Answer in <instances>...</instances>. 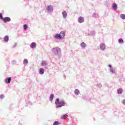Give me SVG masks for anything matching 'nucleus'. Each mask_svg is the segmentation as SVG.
I'll list each match as a JSON object with an SVG mask.
<instances>
[{
	"label": "nucleus",
	"instance_id": "f257e3e1",
	"mask_svg": "<svg viewBox=\"0 0 125 125\" xmlns=\"http://www.w3.org/2000/svg\"><path fill=\"white\" fill-rule=\"evenodd\" d=\"M55 104L56 105V108H61L63 106H65V102L63 100H59V98H57Z\"/></svg>",
	"mask_w": 125,
	"mask_h": 125
},
{
	"label": "nucleus",
	"instance_id": "f03ea898",
	"mask_svg": "<svg viewBox=\"0 0 125 125\" xmlns=\"http://www.w3.org/2000/svg\"><path fill=\"white\" fill-rule=\"evenodd\" d=\"M52 51L54 54H58V53H60L61 52V50L60 48L57 47L56 48H54L52 49Z\"/></svg>",
	"mask_w": 125,
	"mask_h": 125
},
{
	"label": "nucleus",
	"instance_id": "7ed1b4c3",
	"mask_svg": "<svg viewBox=\"0 0 125 125\" xmlns=\"http://www.w3.org/2000/svg\"><path fill=\"white\" fill-rule=\"evenodd\" d=\"M3 21L4 22V23H7V22H10V18L9 17H5L3 19Z\"/></svg>",
	"mask_w": 125,
	"mask_h": 125
},
{
	"label": "nucleus",
	"instance_id": "20e7f679",
	"mask_svg": "<svg viewBox=\"0 0 125 125\" xmlns=\"http://www.w3.org/2000/svg\"><path fill=\"white\" fill-rule=\"evenodd\" d=\"M78 20L79 23H83V22H84V19L82 17H79Z\"/></svg>",
	"mask_w": 125,
	"mask_h": 125
},
{
	"label": "nucleus",
	"instance_id": "39448f33",
	"mask_svg": "<svg viewBox=\"0 0 125 125\" xmlns=\"http://www.w3.org/2000/svg\"><path fill=\"white\" fill-rule=\"evenodd\" d=\"M10 82H11V77H8L5 79L6 83H10Z\"/></svg>",
	"mask_w": 125,
	"mask_h": 125
},
{
	"label": "nucleus",
	"instance_id": "423d86ee",
	"mask_svg": "<svg viewBox=\"0 0 125 125\" xmlns=\"http://www.w3.org/2000/svg\"><path fill=\"white\" fill-rule=\"evenodd\" d=\"M36 46H37V44L35 42H32L30 45V47L31 48H34L36 47Z\"/></svg>",
	"mask_w": 125,
	"mask_h": 125
},
{
	"label": "nucleus",
	"instance_id": "0eeeda50",
	"mask_svg": "<svg viewBox=\"0 0 125 125\" xmlns=\"http://www.w3.org/2000/svg\"><path fill=\"white\" fill-rule=\"evenodd\" d=\"M47 10H48V11H51V10H53V8L52 7V6H47Z\"/></svg>",
	"mask_w": 125,
	"mask_h": 125
},
{
	"label": "nucleus",
	"instance_id": "6e6552de",
	"mask_svg": "<svg viewBox=\"0 0 125 125\" xmlns=\"http://www.w3.org/2000/svg\"><path fill=\"white\" fill-rule=\"evenodd\" d=\"M60 35L61 36V38L62 39L65 37V32L64 31H62L60 33Z\"/></svg>",
	"mask_w": 125,
	"mask_h": 125
},
{
	"label": "nucleus",
	"instance_id": "1a4fd4ad",
	"mask_svg": "<svg viewBox=\"0 0 125 125\" xmlns=\"http://www.w3.org/2000/svg\"><path fill=\"white\" fill-rule=\"evenodd\" d=\"M39 73L41 75H42L44 73V69L43 68H40L39 70Z\"/></svg>",
	"mask_w": 125,
	"mask_h": 125
},
{
	"label": "nucleus",
	"instance_id": "9d476101",
	"mask_svg": "<svg viewBox=\"0 0 125 125\" xmlns=\"http://www.w3.org/2000/svg\"><path fill=\"white\" fill-rule=\"evenodd\" d=\"M112 7H113V9H115L116 10L118 8V5H117V4L116 3H115L113 4Z\"/></svg>",
	"mask_w": 125,
	"mask_h": 125
},
{
	"label": "nucleus",
	"instance_id": "9b49d317",
	"mask_svg": "<svg viewBox=\"0 0 125 125\" xmlns=\"http://www.w3.org/2000/svg\"><path fill=\"white\" fill-rule=\"evenodd\" d=\"M55 39H62L61 36H60V34H57L55 36Z\"/></svg>",
	"mask_w": 125,
	"mask_h": 125
},
{
	"label": "nucleus",
	"instance_id": "f8f14e48",
	"mask_svg": "<svg viewBox=\"0 0 125 125\" xmlns=\"http://www.w3.org/2000/svg\"><path fill=\"white\" fill-rule=\"evenodd\" d=\"M100 48L102 49V50H104L105 49V44L102 43L101 44Z\"/></svg>",
	"mask_w": 125,
	"mask_h": 125
},
{
	"label": "nucleus",
	"instance_id": "ddd939ff",
	"mask_svg": "<svg viewBox=\"0 0 125 125\" xmlns=\"http://www.w3.org/2000/svg\"><path fill=\"white\" fill-rule=\"evenodd\" d=\"M8 40H9L8 36H5V37L4 38V41L6 42H8Z\"/></svg>",
	"mask_w": 125,
	"mask_h": 125
},
{
	"label": "nucleus",
	"instance_id": "4468645a",
	"mask_svg": "<svg viewBox=\"0 0 125 125\" xmlns=\"http://www.w3.org/2000/svg\"><path fill=\"white\" fill-rule=\"evenodd\" d=\"M81 45L82 48H84L86 46L85 43L83 42H82L81 43Z\"/></svg>",
	"mask_w": 125,
	"mask_h": 125
},
{
	"label": "nucleus",
	"instance_id": "2eb2a0df",
	"mask_svg": "<svg viewBox=\"0 0 125 125\" xmlns=\"http://www.w3.org/2000/svg\"><path fill=\"white\" fill-rule=\"evenodd\" d=\"M62 14L64 18L67 17V13L66 12V11L62 12Z\"/></svg>",
	"mask_w": 125,
	"mask_h": 125
},
{
	"label": "nucleus",
	"instance_id": "dca6fc26",
	"mask_svg": "<svg viewBox=\"0 0 125 125\" xmlns=\"http://www.w3.org/2000/svg\"><path fill=\"white\" fill-rule=\"evenodd\" d=\"M67 117H68V115L65 114L63 116L61 117V119H62V120H65V119H66V118H67Z\"/></svg>",
	"mask_w": 125,
	"mask_h": 125
},
{
	"label": "nucleus",
	"instance_id": "f3484780",
	"mask_svg": "<svg viewBox=\"0 0 125 125\" xmlns=\"http://www.w3.org/2000/svg\"><path fill=\"white\" fill-rule=\"evenodd\" d=\"M123 91L122 89H118L117 90V93L118 94H121Z\"/></svg>",
	"mask_w": 125,
	"mask_h": 125
},
{
	"label": "nucleus",
	"instance_id": "a211bd4d",
	"mask_svg": "<svg viewBox=\"0 0 125 125\" xmlns=\"http://www.w3.org/2000/svg\"><path fill=\"white\" fill-rule=\"evenodd\" d=\"M118 42L119 43H124V40L120 38L118 40Z\"/></svg>",
	"mask_w": 125,
	"mask_h": 125
},
{
	"label": "nucleus",
	"instance_id": "6ab92c4d",
	"mask_svg": "<svg viewBox=\"0 0 125 125\" xmlns=\"http://www.w3.org/2000/svg\"><path fill=\"white\" fill-rule=\"evenodd\" d=\"M23 64L24 65H27V64H28V60L27 59H25L23 61Z\"/></svg>",
	"mask_w": 125,
	"mask_h": 125
},
{
	"label": "nucleus",
	"instance_id": "aec40b11",
	"mask_svg": "<svg viewBox=\"0 0 125 125\" xmlns=\"http://www.w3.org/2000/svg\"><path fill=\"white\" fill-rule=\"evenodd\" d=\"M75 93L76 95H78V94H79V93H80V91H79V90H78V89H76L75 90Z\"/></svg>",
	"mask_w": 125,
	"mask_h": 125
},
{
	"label": "nucleus",
	"instance_id": "412c9836",
	"mask_svg": "<svg viewBox=\"0 0 125 125\" xmlns=\"http://www.w3.org/2000/svg\"><path fill=\"white\" fill-rule=\"evenodd\" d=\"M53 97H54V95L53 94H51L50 96V100L52 101L53 100Z\"/></svg>",
	"mask_w": 125,
	"mask_h": 125
},
{
	"label": "nucleus",
	"instance_id": "4be33fe9",
	"mask_svg": "<svg viewBox=\"0 0 125 125\" xmlns=\"http://www.w3.org/2000/svg\"><path fill=\"white\" fill-rule=\"evenodd\" d=\"M120 17H121V18H122V19L125 20V14H121L120 15Z\"/></svg>",
	"mask_w": 125,
	"mask_h": 125
},
{
	"label": "nucleus",
	"instance_id": "5701e85b",
	"mask_svg": "<svg viewBox=\"0 0 125 125\" xmlns=\"http://www.w3.org/2000/svg\"><path fill=\"white\" fill-rule=\"evenodd\" d=\"M46 65H47V64H46V62H45L42 61V66H45Z\"/></svg>",
	"mask_w": 125,
	"mask_h": 125
},
{
	"label": "nucleus",
	"instance_id": "b1692460",
	"mask_svg": "<svg viewBox=\"0 0 125 125\" xmlns=\"http://www.w3.org/2000/svg\"><path fill=\"white\" fill-rule=\"evenodd\" d=\"M23 28H24V30L26 31V30H27V29H28V25L27 24H24L23 25Z\"/></svg>",
	"mask_w": 125,
	"mask_h": 125
},
{
	"label": "nucleus",
	"instance_id": "393cba45",
	"mask_svg": "<svg viewBox=\"0 0 125 125\" xmlns=\"http://www.w3.org/2000/svg\"><path fill=\"white\" fill-rule=\"evenodd\" d=\"M110 72H111V73H112V74H115V69H114V68H111L110 69Z\"/></svg>",
	"mask_w": 125,
	"mask_h": 125
},
{
	"label": "nucleus",
	"instance_id": "a878e982",
	"mask_svg": "<svg viewBox=\"0 0 125 125\" xmlns=\"http://www.w3.org/2000/svg\"><path fill=\"white\" fill-rule=\"evenodd\" d=\"M53 125H59V122L56 121L55 122V123H54Z\"/></svg>",
	"mask_w": 125,
	"mask_h": 125
},
{
	"label": "nucleus",
	"instance_id": "bb28decb",
	"mask_svg": "<svg viewBox=\"0 0 125 125\" xmlns=\"http://www.w3.org/2000/svg\"><path fill=\"white\" fill-rule=\"evenodd\" d=\"M0 19H1L2 20H3V18L2 17V14L0 13Z\"/></svg>",
	"mask_w": 125,
	"mask_h": 125
},
{
	"label": "nucleus",
	"instance_id": "cd10ccee",
	"mask_svg": "<svg viewBox=\"0 0 125 125\" xmlns=\"http://www.w3.org/2000/svg\"><path fill=\"white\" fill-rule=\"evenodd\" d=\"M4 97L3 96V95H1L0 96V98H1V99H2Z\"/></svg>",
	"mask_w": 125,
	"mask_h": 125
},
{
	"label": "nucleus",
	"instance_id": "c85d7f7f",
	"mask_svg": "<svg viewBox=\"0 0 125 125\" xmlns=\"http://www.w3.org/2000/svg\"><path fill=\"white\" fill-rule=\"evenodd\" d=\"M123 104H124V105H125V100H124L123 101Z\"/></svg>",
	"mask_w": 125,
	"mask_h": 125
},
{
	"label": "nucleus",
	"instance_id": "c756f323",
	"mask_svg": "<svg viewBox=\"0 0 125 125\" xmlns=\"http://www.w3.org/2000/svg\"><path fill=\"white\" fill-rule=\"evenodd\" d=\"M108 66L109 67V68H112V65L111 64H109Z\"/></svg>",
	"mask_w": 125,
	"mask_h": 125
}]
</instances>
